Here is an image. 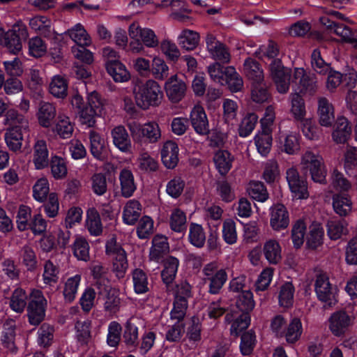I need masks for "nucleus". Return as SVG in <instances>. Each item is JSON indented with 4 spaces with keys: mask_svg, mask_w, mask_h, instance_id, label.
<instances>
[{
    "mask_svg": "<svg viewBox=\"0 0 357 357\" xmlns=\"http://www.w3.org/2000/svg\"><path fill=\"white\" fill-rule=\"evenodd\" d=\"M4 123L9 126L5 133V141L10 150L20 151L22 146L23 132L29 128L27 119L14 109L6 113Z\"/></svg>",
    "mask_w": 357,
    "mask_h": 357,
    "instance_id": "2",
    "label": "nucleus"
},
{
    "mask_svg": "<svg viewBox=\"0 0 357 357\" xmlns=\"http://www.w3.org/2000/svg\"><path fill=\"white\" fill-rule=\"evenodd\" d=\"M49 192V182L46 178H39L33 186V198L39 202H43L47 199Z\"/></svg>",
    "mask_w": 357,
    "mask_h": 357,
    "instance_id": "57",
    "label": "nucleus"
},
{
    "mask_svg": "<svg viewBox=\"0 0 357 357\" xmlns=\"http://www.w3.org/2000/svg\"><path fill=\"white\" fill-rule=\"evenodd\" d=\"M294 287L291 282H286L280 287L279 303L283 307H289L294 303Z\"/></svg>",
    "mask_w": 357,
    "mask_h": 357,
    "instance_id": "54",
    "label": "nucleus"
},
{
    "mask_svg": "<svg viewBox=\"0 0 357 357\" xmlns=\"http://www.w3.org/2000/svg\"><path fill=\"white\" fill-rule=\"evenodd\" d=\"M272 132L261 130L255 137V143L258 152L266 156L270 151L272 145Z\"/></svg>",
    "mask_w": 357,
    "mask_h": 357,
    "instance_id": "43",
    "label": "nucleus"
},
{
    "mask_svg": "<svg viewBox=\"0 0 357 357\" xmlns=\"http://www.w3.org/2000/svg\"><path fill=\"white\" fill-rule=\"evenodd\" d=\"M189 241L197 248H202L206 241V236L202 227L198 224L192 223L189 229Z\"/></svg>",
    "mask_w": 357,
    "mask_h": 357,
    "instance_id": "53",
    "label": "nucleus"
},
{
    "mask_svg": "<svg viewBox=\"0 0 357 357\" xmlns=\"http://www.w3.org/2000/svg\"><path fill=\"white\" fill-rule=\"evenodd\" d=\"M353 324V318L345 311L333 312L328 319V328L334 336L344 335Z\"/></svg>",
    "mask_w": 357,
    "mask_h": 357,
    "instance_id": "9",
    "label": "nucleus"
},
{
    "mask_svg": "<svg viewBox=\"0 0 357 357\" xmlns=\"http://www.w3.org/2000/svg\"><path fill=\"white\" fill-rule=\"evenodd\" d=\"M134 291L137 294H145L149 291V280L146 273L140 268L132 272Z\"/></svg>",
    "mask_w": 357,
    "mask_h": 357,
    "instance_id": "41",
    "label": "nucleus"
},
{
    "mask_svg": "<svg viewBox=\"0 0 357 357\" xmlns=\"http://www.w3.org/2000/svg\"><path fill=\"white\" fill-rule=\"evenodd\" d=\"M255 305L252 293L249 290L242 291L236 301V311L248 314L255 307Z\"/></svg>",
    "mask_w": 357,
    "mask_h": 357,
    "instance_id": "51",
    "label": "nucleus"
},
{
    "mask_svg": "<svg viewBox=\"0 0 357 357\" xmlns=\"http://www.w3.org/2000/svg\"><path fill=\"white\" fill-rule=\"evenodd\" d=\"M46 300L41 291L34 289L30 294V301L27 307L29 323L38 326L45 317Z\"/></svg>",
    "mask_w": 357,
    "mask_h": 357,
    "instance_id": "7",
    "label": "nucleus"
},
{
    "mask_svg": "<svg viewBox=\"0 0 357 357\" xmlns=\"http://www.w3.org/2000/svg\"><path fill=\"white\" fill-rule=\"evenodd\" d=\"M30 27L45 37L52 34V22L45 16H35L29 20Z\"/></svg>",
    "mask_w": 357,
    "mask_h": 357,
    "instance_id": "42",
    "label": "nucleus"
},
{
    "mask_svg": "<svg viewBox=\"0 0 357 357\" xmlns=\"http://www.w3.org/2000/svg\"><path fill=\"white\" fill-rule=\"evenodd\" d=\"M352 201L349 195L335 194L333 196V207L340 216L348 215L352 210Z\"/></svg>",
    "mask_w": 357,
    "mask_h": 357,
    "instance_id": "34",
    "label": "nucleus"
},
{
    "mask_svg": "<svg viewBox=\"0 0 357 357\" xmlns=\"http://www.w3.org/2000/svg\"><path fill=\"white\" fill-rule=\"evenodd\" d=\"M314 289L318 299L324 303V307H331L337 303L334 289L326 273H321L317 275Z\"/></svg>",
    "mask_w": 357,
    "mask_h": 357,
    "instance_id": "8",
    "label": "nucleus"
},
{
    "mask_svg": "<svg viewBox=\"0 0 357 357\" xmlns=\"http://www.w3.org/2000/svg\"><path fill=\"white\" fill-rule=\"evenodd\" d=\"M50 93L56 98H63L67 96L68 83L66 79L60 76L52 77L49 86Z\"/></svg>",
    "mask_w": 357,
    "mask_h": 357,
    "instance_id": "47",
    "label": "nucleus"
},
{
    "mask_svg": "<svg viewBox=\"0 0 357 357\" xmlns=\"http://www.w3.org/2000/svg\"><path fill=\"white\" fill-rule=\"evenodd\" d=\"M161 158L164 165L168 169L174 168L178 162V147L172 141L166 142L161 150Z\"/></svg>",
    "mask_w": 357,
    "mask_h": 357,
    "instance_id": "20",
    "label": "nucleus"
},
{
    "mask_svg": "<svg viewBox=\"0 0 357 357\" xmlns=\"http://www.w3.org/2000/svg\"><path fill=\"white\" fill-rule=\"evenodd\" d=\"M32 161L36 169H43L49 165V151L44 139H38L33 146Z\"/></svg>",
    "mask_w": 357,
    "mask_h": 357,
    "instance_id": "18",
    "label": "nucleus"
},
{
    "mask_svg": "<svg viewBox=\"0 0 357 357\" xmlns=\"http://www.w3.org/2000/svg\"><path fill=\"white\" fill-rule=\"evenodd\" d=\"M327 233L330 238L337 240L347 233L344 221L330 220L327 223Z\"/></svg>",
    "mask_w": 357,
    "mask_h": 357,
    "instance_id": "59",
    "label": "nucleus"
},
{
    "mask_svg": "<svg viewBox=\"0 0 357 357\" xmlns=\"http://www.w3.org/2000/svg\"><path fill=\"white\" fill-rule=\"evenodd\" d=\"M258 121V116L255 113L248 114L241 121L238 128V134L242 137H246L251 134Z\"/></svg>",
    "mask_w": 357,
    "mask_h": 357,
    "instance_id": "56",
    "label": "nucleus"
},
{
    "mask_svg": "<svg viewBox=\"0 0 357 357\" xmlns=\"http://www.w3.org/2000/svg\"><path fill=\"white\" fill-rule=\"evenodd\" d=\"M199 40V33L188 29L182 30L177 38L180 47L188 51L194 50L198 46Z\"/></svg>",
    "mask_w": 357,
    "mask_h": 357,
    "instance_id": "29",
    "label": "nucleus"
},
{
    "mask_svg": "<svg viewBox=\"0 0 357 357\" xmlns=\"http://www.w3.org/2000/svg\"><path fill=\"white\" fill-rule=\"evenodd\" d=\"M112 142L116 148L123 153H130L132 142L130 135L123 126H117L111 130Z\"/></svg>",
    "mask_w": 357,
    "mask_h": 357,
    "instance_id": "19",
    "label": "nucleus"
},
{
    "mask_svg": "<svg viewBox=\"0 0 357 357\" xmlns=\"http://www.w3.org/2000/svg\"><path fill=\"white\" fill-rule=\"evenodd\" d=\"M222 237L229 245H233L237 241L236 223L231 219H226L222 225Z\"/></svg>",
    "mask_w": 357,
    "mask_h": 357,
    "instance_id": "61",
    "label": "nucleus"
},
{
    "mask_svg": "<svg viewBox=\"0 0 357 357\" xmlns=\"http://www.w3.org/2000/svg\"><path fill=\"white\" fill-rule=\"evenodd\" d=\"M206 44V48L213 59L224 63H227L230 61L231 56L227 48L213 35H207Z\"/></svg>",
    "mask_w": 357,
    "mask_h": 357,
    "instance_id": "15",
    "label": "nucleus"
},
{
    "mask_svg": "<svg viewBox=\"0 0 357 357\" xmlns=\"http://www.w3.org/2000/svg\"><path fill=\"white\" fill-rule=\"evenodd\" d=\"M302 171L310 172L312 179L317 183H325L326 170L323 158L312 151H306L301 157Z\"/></svg>",
    "mask_w": 357,
    "mask_h": 357,
    "instance_id": "4",
    "label": "nucleus"
},
{
    "mask_svg": "<svg viewBox=\"0 0 357 357\" xmlns=\"http://www.w3.org/2000/svg\"><path fill=\"white\" fill-rule=\"evenodd\" d=\"M93 192L98 195H104L107 191V178L102 173H96L91 178Z\"/></svg>",
    "mask_w": 357,
    "mask_h": 357,
    "instance_id": "60",
    "label": "nucleus"
},
{
    "mask_svg": "<svg viewBox=\"0 0 357 357\" xmlns=\"http://www.w3.org/2000/svg\"><path fill=\"white\" fill-rule=\"evenodd\" d=\"M77 45H90L91 39L84 26L77 23L66 33Z\"/></svg>",
    "mask_w": 357,
    "mask_h": 357,
    "instance_id": "39",
    "label": "nucleus"
},
{
    "mask_svg": "<svg viewBox=\"0 0 357 357\" xmlns=\"http://www.w3.org/2000/svg\"><path fill=\"white\" fill-rule=\"evenodd\" d=\"M56 114L54 105L52 103L43 102L40 103L37 113L39 124L43 128H50Z\"/></svg>",
    "mask_w": 357,
    "mask_h": 357,
    "instance_id": "28",
    "label": "nucleus"
},
{
    "mask_svg": "<svg viewBox=\"0 0 357 357\" xmlns=\"http://www.w3.org/2000/svg\"><path fill=\"white\" fill-rule=\"evenodd\" d=\"M289 224V213L281 204H274L270 208V225L275 231L286 229Z\"/></svg>",
    "mask_w": 357,
    "mask_h": 357,
    "instance_id": "13",
    "label": "nucleus"
},
{
    "mask_svg": "<svg viewBox=\"0 0 357 357\" xmlns=\"http://www.w3.org/2000/svg\"><path fill=\"white\" fill-rule=\"evenodd\" d=\"M86 227L89 233L95 236L102 232V225L99 213L95 208L87 211Z\"/></svg>",
    "mask_w": 357,
    "mask_h": 357,
    "instance_id": "45",
    "label": "nucleus"
},
{
    "mask_svg": "<svg viewBox=\"0 0 357 357\" xmlns=\"http://www.w3.org/2000/svg\"><path fill=\"white\" fill-rule=\"evenodd\" d=\"M265 259L271 264H278L282 260V248L275 239L267 240L263 245Z\"/></svg>",
    "mask_w": 357,
    "mask_h": 357,
    "instance_id": "26",
    "label": "nucleus"
},
{
    "mask_svg": "<svg viewBox=\"0 0 357 357\" xmlns=\"http://www.w3.org/2000/svg\"><path fill=\"white\" fill-rule=\"evenodd\" d=\"M318 115L319 123L323 126H331L334 121L333 107L329 100L324 97L318 99Z\"/></svg>",
    "mask_w": 357,
    "mask_h": 357,
    "instance_id": "24",
    "label": "nucleus"
},
{
    "mask_svg": "<svg viewBox=\"0 0 357 357\" xmlns=\"http://www.w3.org/2000/svg\"><path fill=\"white\" fill-rule=\"evenodd\" d=\"M141 204L135 200H129L123 208V219L127 225H134L139 219L141 214Z\"/></svg>",
    "mask_w": 357,
    "mask_h": 357,
    "instance_id": "35",
    "label": "nucleus"
},
{
    "mask_svg": "<svg viewBox=\"0 0 357 357\" xmlns=\"http://www.w3.org/2000/svg\"><path fill=\"white\" fill-rule=\"evenodd\" d=\"M105 68L108 74L116 82H126L130 78V74L126 66L119 61L106 62Z\"/></svg>",
    "mask_w": 357,
    "mask_h": 357,
    "instance_id": "27",
    "label": "nucleus"
},
{
    "mask_svg": "<svg viewBox=\"0 0 357 357\" xmlns=\"http://www.w3.org/2000/svg\"><path fill=\"white\" fill-rule=\"evenodd\" d=\"M303 333V326L300 319L294 317L287 325V329L284 333L285 339L288 343L293 344L297 342L301 337Z\"/></svg>",
    "mask_w": 357,
    "mask_h": 357,
    "instance_id": "44",
    "label": "nucleus"
},
{
    "mask_svg": "<svg viewBox=\"0 0 357 357\" xmlns=\"http://www.w3.org/2000/svg\"><path fill=\"white\" fill-rule=\"evenodd\" d=\"M291 112L294 117L299 121L305 119L306 110L305 102L303 98L298 93H295L291 95Z\"/></svg>",
    "mask_w": 357,
    "mask_h": 357,
    "instance_id": "55",
    "label": "nucleus"
},
{
    "mask_svg": "<svg viewBox=\"0 0 357 357\" xmlns=\"http://www.w3.org/2000/svg\"><path fill=\"white\" fill-rule=\"evenodd\" d=\"M188 302L184 298L174 297L173 308L170 312L171 319L182 321L185 316Z\"/></svg>",
    "mask_w": 357,
    "mask_h": 357,
    "instance_id": "62",
    "label": "nucleus"
},
{
    "mask_svg": "<svg viewBox=\"0 0 357 357\" xmlns=\"http://www.w3.org/2000/svg\"><path fill=\"white\" fill-rule=\"evenodd\" d=\"M286 178L294 198L307 199L309 197L307 182L301 178L296 168L287 170Z\"/></svg>",
    "mask_w": 357,
    "mask_h": 357,
    "instance_id": "10",
    "label": "nucleus"
},
{
    "mask_svg": "<svg viewBox=\"0 0 357 357\" xmlns=\"http://www.w3.org/2000/svg\"><path fill=\"white\" fill-rule=\"evenodd\" d=\"M121 195L125 198L132 196L137 189V184L131 170L123 169L119 173Z\"/></svg>",
    "mask_w": 357,
    "mask_h": 357,
    "instance_id": "22",
    "label": "nucleus"
},
{
    "mask_svg": "<svg viewBox=\"0 0 357 357\" xmlns=\"http://www.w3.org/2000/svg\"><path fill=\"white\" fill-rule=\"evenodd\" d=\"M244 71L246 76L252 81V84L264 82V73L259 64L252 59H248L244 62Z\"/></svg>",
    "mask_w": 357,
    "mask_h": 357,
    "instance_id": "40",
    "label": "nucleus"
},
{
    "mask_svg": "<svg viewBox=\"0 0 357 357\" xmlns=\"http://www.w3.org/2000/svg\"><path fill=\"white\" fill-rule=\"evenodd\" d=\"M247 191L255 200L264 202L268 199V192L264 184L261 181H252L248 184Z\"/></svg>",
    "mask_w": 357,
    "mask_h": 357,
    "instance_id": "46",
    "label": "nucleus"
},
{
    "mask_svg": "<svg viewBox=\"0 0 357 357\" xmlns=\"http://www.w3.org/2000/svg\"><path fill=\"white\" fill-rule=\"evenodd\" d=\"M351 134V127L347 119L344 116L338 117L332 133L333 140L337 144H344L349 139Z\"/></svg>",
    "mask_w": 357,
    "mask_h": 357,
    "instance_id": "25",
    "label": "nucleus"
},
{
    "mask_svg": "<svg viewBox=\"0 0 357 357\" xmlns=\"http://www.w3.org/2000/svg\"><path fill=\"white\" fill-rule=\"evenodd\" d=\"M90 246L85 238L76 236L72 245L73 255L79 261H88L90 259Z\"/></svg>",
    "mask_w": 357,
    "mask_h": 357,
    "instance_id": "36",
    "label": "nucleus"
},
{
    "mask_svg": "<svg viewBox=\"0 0 357 357\" xmlns=\"http://www.w3.org/2000/svg\"><path fill=\"white\" fill-rule=\"evenodd\" d=\"M190 119L195 131L200 135L209 133V123L204 109L200 105H195L190 115Z\"/></svg>",
    "mask_w": 357,
    "mask_h": 357,
    "instance_id": "14",
    "label": "nucleus"
},
{
    "mask_svg": "<svg viewBox=\"0 0 357 357\" xmlns=\"http://www.w3.org/2000/svg\"><path fill=\"white\" fill-rule=\"evenodd\" d=\"M53 130L62 139H69L74 131V125L70 118L59 113L55 121Z\"/></svg>",
    "mask_w": 357,
    "mask_h": 357,
    "instance_id": "31",
    "label": "nucleus"
},
{
    "mask_svg": "<svg viewBox=\"0 0 357 357\" xmlns=\"http://www.w3.org/2000/svg\"><path fill=\"white\" fill-rule=\"evenodd\" d=\"M15 321L13 319L6 320L3 325L1 342L3 349L10 354H15L17 348L15 343Z\"/></svg>",
    "mask_w": 357,
    "mask_h": 357,
    "instance_id": "17",
    "label": "nucleus"
},
{
    "mask_svg": "<svg viewBox=\"0 0 357 357\" xmlns=\"http://www.w3.org/2000/svg\"><path fill=\"white\" fill-rule=\"evenodd\" d=\"M169 250L167 238L163 235H155L152 240V246L149 252L151 260L159 261Z\"/></svg>",
    "mask_w": 357,
    "mask_h": 357,
    "instance_id": "30",
    "label": "nucleus"
},
{
    "mask_svg": "<svg viewBox=\"0 0 357 357\" xmlns=\"http://www.w3.org/2000/svg\"><path fill=\"white\" fill-rule=\"evenodd\" d=\"M89 138L91 153L96 159L102 160L105 151V140L101 137L99 133L92 130L89 131Z\"/></svg>",
    "mask_w": 357,
    "mask_h": 357,
    "instance_id": "37",
    "label": "nucleus"
},
{
    "mask_svg": "<svg viewBox=\"0 0 357 357\" xmlns=\"http://www.w3.org/2000/svg\"><path fill=\"white\" fill-rule=\"evenodd\" d=\"M280 176L278 164L275 160H268L264 165L262 178L268 184L273 183Z\"/></svg>",
    "mask_w": 357,
    "mask_h": 357,
    "instance_id": "52",
    "label": "nucleus"
},
{
    "mask_svg": "<svg viewBox=\"0 0 357 357\" xmlns=\"http://www.w3.org/2000/svg\"><path fill=\"white\" fill-rule=\"evenodd\" d=\"M27 301V295L26 291L22 288L15 289L10 298V307L17 313H22L26 305Z\"/></svg>",
    "mask_w": 357,
    "mask_h": 357,
    "instance_id": "48",
    "label": "nucleus"
},
{
    "mask_svg": "<svg viewBox=\"0 0 357 357\" xmlns=\"http://www.w3.org/2000/svg\"><path fill=\"white\" fill-rule=\"evenodd\" d=\"M131 38H139L144 46L154 48L158 46L159 40L155 32L149 28H142L136 23L130 25L128 29Z\"/></svg>",
    "mask_w": 357,
    "mask_h": 357,
    "instance_id": "12",
    "label": "nucleus"
},
{
    "mask_svg": "<svg viewBox=\"0 0 357 357\" xmlns=\"http://www.w3.org/2000/svg\"><path fill=\"white\" fill-rule=\"evenodd\" d=\"M170 228L178 233L186 230V215L181 209L176 208L172 211L169 217Z\"/></svg>",
    "mask_w": 357,
    "mask_h": 357,
    "instance_id": "49",
    "label": "nucleus"
},
{
    "mask_svg": "<svg viewBox=\"0 0 357 357\" xmlns=\"http://www.w3.org/2000/svg\"><path fill=\"white\" fill-rule=\"evenodd\" d=\"M165 90L169 100L178 102L183 98L186 86L183 82L177 79L176 75H174L165 83Z\"/></svg>",
    "mask_w": 357,
    "mask_h": 357,
    "instance_id": "21",
    "label": "nucleus"
},
{
    "mask_svg": "<svg viewBox=\"0 0 357 357\" xmlns=\"http://www.w3.org/2000/svg\"><path fill=\"white\" fill-rule=\"evenodd\" d=\"M132 139L136 142H140L142 138H146L150 143H155L161 138V130L159 125L155 121H149L140 124L136 121H132L127 124Z\"/></svg>",
    "mask_w": 357,
    "mask_h": 357,
    "instance_id": "5",
    "label": "nucleus"
},
{
    "mask_svg": "<svg viewBox=\"0 0 357 357\" xmlns=\"http://www.w3.org/2000/svg\"><path fill=\"white\" fill-rule=\"evenodd\" d=\"M283 150L288 154H294L300 149L299 135L294 132L287 134L281 140Z\"/></svg>",
    "mask_w": 357,
    "mask_h": 357,
    "instance_id": "63",
    "label": "nucleus"
},
{
    "mask_svg": "<svg viewBox=\"0 0 357 357\" xmlns=\"http://www.w3.org/2000/svg\"><path fill=\"white\" fill-rule=\"evenodd\" d=\"M227 323H231L230 333L234 335H238L243 330L246 329L250 325V318L248 314L245 312H239L232 310L227 313L225 317Z\"/></svg>",
    "mask_w": 357,
    "mask_h": 357,
    "instance_id": "16",
    "label": "nucleus"
},
{
    "mask_svg": "<svg viewBox=\"0 0 357 357\" xmlns=\"http://www.w3.org/2000/svg\"><path fill=\"white\" fill-rule=\"evenodd\" d=\"M205 282L208 284V292L217 294L227 280V274L225 269L218 268L216 263L207 264L202 271Z\"/></svg>",
    "mask_w": 357,
    "mask_h": 357,
    "instance_id": "6",
    "label": "nucleus"
},
{
    "mask_svg": "<svg viewBox=\"0 0 357 357\" xmlns=\"http://www.w3.org/2000/svg\"><path fill=\"white\" fill-rule=\"evenodd\" d=\"M52 174L56 179L64 178L67 174V167L65 160L59 156H54L50 161Z\"/></svg>",
    "mask_w": 357,
    "mask_h": 357,
    "instance_id": "64",
    "label": "nucleus"
},
{
    "mask_svg": "<svg viewBox=\"0 0 357 357\" xmlns=\"http://www.w3.org/2000/svg\"><path fill=\"white\" fill-rule=\"evenodd\" d=\"M132 90L137 105L144 110L159 105L163 96L159 84L153 79H138L134 82Z\"/></svg>",
    "mask_w": 357,
    "mask_h": 357,
    "instance_id": "3",
    "label": "nucleus"
},
{
    "mask_svg": "<svg viewBox=\"0 0 357 357\" xmlns=\"http://www.w3.org/2000/svg\"><path fill=\"white\" fill-rule=\"evenodd\" d=\"M19 259L28 271H34L38 267L36 253L30 244H26L20 248Z\"/></svg>",
    "mask_w": 357,
    "mask_h": 357,
    "instance_id": "33",
    "label": "nucleus"
},
{
    "mask_svg": "<svg viewBox=\"0 0 357 357\" xmlns=\"http://www.w3.org/2000/svg\"><path fill=\"white\" fill-rule=\"evenodd\" d=\"M226 74L225 84L227 85L232 92L240 91L243 88V82L235 68L232 66L226 67Z\"/></svg>",
    "mask_w": 357,
    "mask_h": 357,
    "instance_id": "50",
    "label": "nucleus"
},
{
    "mask_svg": "<svg viewBox=\"0 0 357 357\" xmlns=\"http://www.w3.org/2000/svg\"><path fill=\"white\" fill-rule=\"evenodd\" d=\"M234 157L227 150H218L213 156V162L218 172L226 175L232 167Z\"/></svg>",
    "mask_w": 357,
    "mask_h": 357,
    "instance_id": "23",
    "label": "nucleus"
},
{
    "mask_svg": "<svg viewBox=\"0 0 357 357\" xmlns=\"http://www.w3.org/2000/svg\"><path fill=\"white\" fill-rule=\"evenodd\" d=\"M81 280V275L77 274L66 280L63 288V296L66 302L71 303L75 300Z\"/></svg>",
    "mask_w": 357,
    "mask_h": 357,
    "instance_id": "38",
    "label": "nucleus"
},
{
    "mask_svg": "<svg viewBox=\"0 0 357 357\" xmlns=\"http://www.w3.org/2000/svg\"><path fill=\"white\" fill-rule=\"evenodd\" d=\"M28 36L27 29L25 25L17 23L13 29L7 31V40L4 47L14 54L22 50L21 38H26Z\"/></svg>",
    "mask_w": 357,
    "mask_h": 357,
    "instance_id": "11",
    "label": "nucleus"
},
{
    "mask_svg": "<svg viewBox=\"0 0 357 357\" xmlns=\"http://www.w3.org/2000/svg\"><path fill=\"white\" fill-rule=\"evenodd\" d=\"M179 266L178 259L174 257H167L163 262L164 268L161 273L163 282L168 287L171 284L176 275Z\"/></svg>",
    "mask_w": 357,
    "mask_h": 357,
    "instance_id": "32",
    "label": "nucleus"
},
{
    "mask_svg": "<svg viewBox=\"0 0 357 357\" xmlns=\"http://www.w3.org/2000/svg\"><path fill=\"white\" fill-rule=\"evenodd\" d=\"M270 75L280 93L289 91L290 83L301 93L312 94L317 89V82L307 75L302 68H294L293 75L289 68H284L280 59H274L269 65Z\"/></svg>",
    "mask_w": 357,
    "mask_h": 357,
    "instance_id": "1",
    "label": "nucleus"
},
{
    "mask_svg": "<svg viewBox=\"0 0 357 357\" xmlns=\"http://www.w3.org/2000/svg\"><path fill=\"white\" fill-rule=\"evenodd\" d=\"M324 230L320 224L313 223L310 227L307 243L312 249H316L322 243Z\"/></svg>",
    "mask_w": 357,
    "mask_h": 357,
    "instance_id": "58",
    "label": "nucleus"
}]
</instances>
